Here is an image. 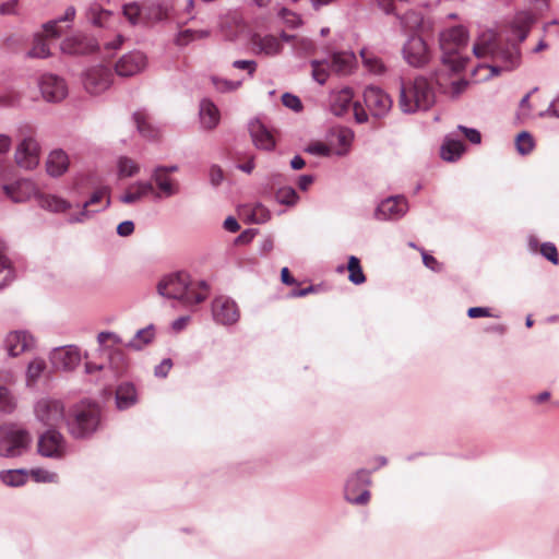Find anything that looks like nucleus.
<instances>
[{"instance_id": "c756f323", "label": "nucleus", "mask_w": 559, "mask_h": 559, "mask_svg": "<svg viewBox=\"0 0 559 559\" xmlns=\"http://www.w3.org/2000/svg\"><path fill=\"white\" fill-rule=\"evenodd\" d=\"M251 41L254 50L267 56L278 53L282 48L280 40L273 35H265L263 37L254 35Z\"/></svg>"}, {"instance_id": "58836bf2", "label": "nucleus", "mask_w": 559, "mask_h": 559, "mask_svg": "<svg viewBox=\"0 0 559 559\" xmlns=\"http://www.w3.org/2000/svg\"><path fill=\"white\" fill-rule=\"evenodd\" d=\"M100 204L99 209H105L109 205L108 190L106 188H102L96 190L88 201L84 203V211L81 213V216H85L88 209Z\"/></svg>"}, {"instance_id": "f03ea898", "label": "nucleus", "mask_w": 559, "mask_h": 559, "mask_svg": "<svg viewBox=\"0 0 559 559\" xmlns=\"http://www.w3.org/2000/svg\"><path fill=\"white\" fill-rule=\"evenodd\" d=\"M157 289L162 296L178 299L186 306L200 304L209 295V286L205 282H193L183 272L165 276L158 283Z\"/></svg>"}, {"instance_id": "a19ab883", "label": "nucleus", "mask_w": 559, "mask_h": 559, "mask_svg": "<svg viewBox=\"0 0 559 559\" xmlns=\"http://www.w3.org/2000/svg\"><path fill=\"white\" fill-rule=\"evenodd\" d=\"M207 36H209L207 31L187 28V29H182L178 33V35L176 37V43L179 46H187L191 41H194L198 39H203Z\"/></svg>"}, {"instance_id": "052dcab7", "label": "nucleus", "mask_w": 559, "mask_h": 559, "mask_svg": "<svg viewBox=\"0 0 559 559\" xmlns=\"http://www.w3.org/2000/svg\"><path fill=\"white\" fill-rule=\"evenodd\" d=\"M321 66L322 63L318 60L311 61L312 76L319 84L323 85L326 82L328 73Z\"/></svg>"}, {"instance_id": "37998d69", "label": "nucleus", "mask_w": 559, "mask_h": 559, "mask_svg": "<svg viewBox=\"0 0 559 559\" xmlns=\"http://www.w3.org/2000/svg\"><path fill=\"white\" fill-rule=\"evenodd\" d=\"M16 408V400L5 386H0V412L11 414Z\"/></svg>"}, {"instance_id": "4c0bfd02", "label": "nucleus", "mask_w": 559, "mask_h": 559, "mask_svg": "<svg viewBox=\"0 0 559 559\" xmlns=\"http://www.w3.org/2000/svg\"><path fill=\"white\" fill-rule=\"evenodd\" d=\"M360 56L365 68L370 73L380 75L385 72V66L379 57L368 52L366 49L360 51Z\"/></svg>"}, {"instance_id": "bf43d9fd", "label": "nucleus", "mask_w": 559, "mask_h": 559, "mask_svg": "<svg viewBox=\"0 0 559 559\" xmlns=\"http://www.w3.org/2000/svg\"><path fill=\"white\" fill-rule=\"evenodd\" d=\"M540 253L552 264H558V252L556 246L552 242H544L540 247Z\"/></svg>"}, {"instance_id": "680f3d73", "label": "nucleus", "mask_w": 559, "mask_h": 559, "mask_svg": "<svg viewBox=\"0 0 559 559\" xmlns=\"http://www.w3.org/2000/svg\"><path fill=\"white\" fill-rule=\"evenodd\" d=\"M460 131H462L465 138L473 144H479L481 142V134L477 129L468 128L460 124L457 127Z\"/></svg>"}, {"instance_id": "6e6552de", "label": "nucleus", "mask_w": 559, "mask_h": 559, "mask_svg": "<svg viewBox=\"0 0 559 559\" xmlns=\"http://www.w3.org/2000/svg\"><path fill=\"white\" fill-rule=\"evenodd\" d=\"M370 474V471L360 468L347 477L344 485V498L347 502L357 506H365L369 502Z\"/></svg>"}, {"instance_id": "8fccbe9b", "label": "nucleus", "mask_w": 559, "mask_h": 559, "mask_svg": "<svg viewBox=\"0 0 559 559\" xmlns=\"http://www.w3.org/2000/svg\"><path fill=\"white\" fill-rule=\"evenodd\" d=\"M275 197L277 202L286 205H294L298 200V194L292 187H283L278 189Z\"/></svg>"}, {"instance_id": "473e14b6", "label": "nucleus", "mask_w": 559, "mask_h": 559, "mask_svg": "<svg viewBox=\"0 0 559 559\" xmlns=\"http://www.w3.org/2000/svg\"><path fill=\"white\" fill-rule=\"evenodd\" d=\"M37 202L41 209L51 211L55 213L64 212L68 209H70V206H71L70 203L68 201H66L64 199H61L57 195L45 194V193H40V192L38 194Z\"/></svg>"}, {"instance_id": "393cba45", "label": "nucleus", "mask_w": 559, "mask_h": 559, "mask_svg": "<svg viewBox=\"0 0 559 559\" xmlns=\"http://www.w3.org/2000/svg\"><path fill=\"white\" fill-rule=\"evenodd\" d=\"M47 173L50 176L59 177L63 175L69 167V157L62 150L52 151L46 163Z\"/></svg>"}, {"instance_id": "774afa93", "label": "nucleus", "mask_w": 559, "mask_h": 559, "mask_svg": "<svg viewBox=\"0 0 559 559\" xmlns=\"http://www.w3.org/2000/svg\"><path fill=\"white\" fill-rule=\"evenodd\" d=\"M540 117L559 118V97L554 99L545 111L539 114Z\"/></svg>"}, {"instance_id": "13d9d810", "label": "nucleus", "mask_w": 559, "mask_h": 559, "mask_svg": "<svg viewBox=\"0 0 559 559\" xmlns=\"http://www.w3.org/2000/svg\"><path fill=\"white\" fill-rule=\"evenodd\" d=\"M282 103L285 107L298 112L302 109L301 100L298 96L290 94V93H284L282 95Z\"/></svg>"}, {"instance_id": "6e6d98bb", "label": "nucleus", "mask_w": 559, "mask_h": 559, "mask_svg": "<svg viewBox=\"0 0 559 559\" xmlns=\"http://www.w3.org/2000/svg\"><path fill=\"white\" fill-rule=\"evenodd\" d=\"M46 364L43 359L33 360L27 368V380L28 383L35 382L41 372L45 370Z\"/></svg>"}, {"instance_id": "69168bd1", "label": "nucleus", "mask_w": 559, "mask_h": 559, "mask_svg": "<svg viewBox=\"0 0 559 559\" xmlns=\"http://www.w3.org/2000/svg\"><path fill=\"white\" fill-rule=\"evenodd\" d=\"M421 257H423V263L426 267L435 271L440 272L442 270V264L437 261V259L426 251L421 250Z\"/></svg>"}, {"instance_id": "cd10ccee", "label": "nucleus", "mask_w": 559, "mask_h": 559, "mask_svg": "<svg viewBox=\"0 0 559 559\" xmlns=\"http://www.w3.org/2000/svg\"><path fill=\"white\" fill-rule=\"evenodd\" d=\"M356 58L352 52H335L329 59V67L332 71L345 75L352 71Z\"/></svg>"}, {"instance_id": "603ef678", "label": "nucleus", "mask_w": 559, "mask_h": 559, "mask_svg": "<svg viewBox=\"0 0 559 559\" xmlns=\"http://www.w3.org/2000/svg\"><path fill=\"white\" fill-rule=\"evenodd\" d=\"M123 15L131 24H136L141 19H143V7L135 2L128 3L123 7Z\"/></svg>"}, {"instance_id": "09e8293b", "label": "nucleus", "mask_w": 559, "mask_h": 559, "mask_svg": "<svg viewBox=\"0 0 559 559\" xmlns=\"http://www.w3.org/2000/svg\"><path fill=\"white\" fill-rule=\"evenodd\" d=\"M155 336V331L153 326H147L145 329L140 330L134 340L131 342V346L136 349H140L142 346L148 344Z\"/></svg>"}, {"instance_id": "c9c22d12", "label": "nucleus", "mask_w": 559, "mask_h": 559, "mask_svg": "<svg viewBox=\"0 0 559 559\" xmlns=\"http://www.w3.org/2000/svg\"><path fill=\"white\" fill-rule=\"evenodd\" d=\"M117 406L119 409L130 407L135 402V388L131 383L120 384L116 391Z\"/></svg>"}, {"instance_id": "4468645a", "label": "nucleus", "mask_w": 559, "mask_h": 559, "mask_svg": "<svg viewBox=\"0 0 559 559\" xmlns=\"http://www.w3.org/2000/svg\"><path fill=\"white\" fill-rule=\"evenodd\" d=\"M38 452L47 457H62L66 453L63 436L55 428L47 430L38 439Z\"/></svg>"}, {"instance_id": "a18cd8bd", "label": "nucleus", "mask_w": 559, "mask_h": 559, "mask_svg": "<svg viewBox=\"0 0 559 559\" xmlns=\"http://www.w3.org/2000/svg\"><path fill=\"white\" fill-rule=\"evenodd\" d=\"M119 177H132L136 175L140 167L135 160L129 157H121L118 163Z\"/></svg>"}, {"instance_id": "de8ad7c7", "label": "nucleus", "mask_w": 559, "mask_h": 559, "mask_svg": "<svg viewBox=\"0 0 559 559\" xmlns=\"http://www.w3.org/2000/svg\"><path fill=\"white\" fill-rule=\"evenodd\" d=\"M516 150L521 155H526L532 152L534 147V140L532 135L523 131L520 134H518L515 140Z\"/></svg>"}, {"instance_id": "72a5a7b5", "label": "nucleus", "mask_w": 559, "mask_h": 559, "mask_svg": "<svg viewBox=\"0 0 559 559\" xmlns=\"http://www.w3.org/2000/svg\"><path fill=\"white\" fill-rule=\"evenodd\" d=\"M168 17V7L158 2L151 1L143 5V19L147 22H158Z\"/></svg>"}, {"instance_id": "a211bd4d", "label": "nucleus", "mask_w": 559, "mask_h": 559, "mask_svg": "<svg viewBox=\"0 0 559 559\" xmlns=\"http://www.w3.org/2000/svg\"><path fill=\"white\" fill-rule=\"evenodd\" d=\"M212 313L214 320L224 325L237 322L240 317L235 301L225 296H219L213 300Z\"/></svg>"}, {"instance_id": "0e129e2a", "label": "nucleus", "mask_w": 559, "mask_h": 559, "mask_svg": "<svg viewBox=\"0 0 559 559\" xmlns=\"http://www.w3.org/2000/svg\"><path fill=\"white\" fill-rule=\"evenodd\" d=\"M309 154L320 155V156H329L331 153L330 147L321 142L312 143L308 145L305 150Z\"/></svg>"}, {"instance_id": "7ed1b4c3", "label": "nucleus", "mask_w": 559, "mask_h": 559, "mask_svg": "<svg viewBox=\"0 0 559 559\" xmlns=\"http://www.w3.org/2000/svg\"><path fill=\"white\" fill-rule=\"evenodd\" d=\"M436 103V93L430 81L418 75L413 82L401 83L399 107L404 114L427 111Z\"/></svg>"}, {"instance_id": "2f4dec72", "label": "nucleus", "mask_w": 559, "mask_h": 559, "mask_svg": "<svg viewBox=\"0 0 559 559\" xmlns=\"http://www.w3.org/2000/svg\"><path fill=\"white\" fill-rule=\"evenodd\" d=\"M86 19L96 27H107L112 19V13L98 3H92L86 10Z\"/></svg>"}, {"instance_id": "3c124183", "label": "nucleus", "mask_w": 559, "mask_h": 559, "mask_svg": "<svg viewBox=\"0 0 559 559\" xmlns=\"http://www.w3.org/2000/svg\"><path fill=\"white\" fill-rule=\"evenodd\" d=\"M21 100V95L12 90H0V106L1 107H14Z\"/></svg>"}, {"instance_id": "20e7f679", "label": "nucleus", "mask_w": 559, "mask_h": 559, "mask_svg": "<svg viewBox=\"0 0 559 559\" xmlns=\"http://www.w3.org/2000/svg\"><path fill=\"white\" fill-rule=\"evenodd\" d=\"M468 34L464 26H453L440 33L441 60L453 72L465 69L467 59L461 57V49L467 45Z\"/></svg>"}, {"instance_id": "ddd939ff", "label": "nucleus", "mask_w": 559, "mask_h": 559, "mask_svg": "<svg viewBox=\"0 0 559 559\" xmlns=\"http://www.w3.org/2000/svg\"><path fill=\"white\" fill-rule=\"evenodd\" d=\"M407 211L408 202L405 197H389L378 204L374 218L378 221H396L402 218Z\"/></svg>"}, {"instance_id": "6ab92c4d", "label": "nucleus", "mask_w": 559, "mask_h": 559, "mask_svg": "<svg viewBox=\"0 0 559 559\" xmlns=\"http://www.w3.org/2000/svg\"><path fill=\"white\" fill-rule=\"evenodd\" d=\"M250 135L257 148L263 151H273L276 146L274 131L266 127L262 121L254 120L249 124Z\"/></svg>"}, {"instance_id": "5701e85b", "label": "nucleus", "mask_w": 559, "mask_h": 559, "mask_svg": "<svg viewBox=\"0 0 559 559\" xmlns=\"http://www.w3.org/2000/svg\"><path fill=\"white\" fill-rule=\"evenodd\" d=\"M144 67V55L135 51L122 56L116 63L115 70L119 76H131L139 73Z\"/></svg>"}, {"instance_id": "864d4df0", "label": "nucleus", "mask_w": 559, "mask_h": 559, "mask_svg": "<svg viewBox=\"0 0 559 559\" xmlns=\"http://www.w3.org/2000/svg\"><path fill=\"white\" fill-rule=\"evenodd\" d=\"M4 251H5V247H4L3 242L0 241V273L5 272L4 283H0V289H2L7 285V282H10L13 280V273L10 267V262L7 259Z\"/></svg>"}, {"instance_id": "ea45409f", "label": "nucleus", "mask_w": 559, "mask_h": 559, "mask_svg": "<svg viewBox=\"0 0 559 559\" xmlns=\"http://www.w3.org/2000/svg\"><path fill=\"white\" fill-rule=\"evenodd\" d=\"M347 270L349 272L348 280L355 284L360 285L365 283L366 276L360 266V261L357 257L350 255L348 258Z\"/></svg>"}, {"instance_id": "f704fd0d", "label": "nucleus", "mask_w": 559, "mask_h": 559, "mask_svg": "<svg viewBox=\"0 0 559 559\" xmlns=\"http://www.w3.org/2000/svg\"><path fill=\"white\" fill-rule=\"evenodd\" d=\"M245 29V25L241 22V19L236 14L227 15L222 23V32L224 36L234 40L238 34H241Z\"/></svg>"}, {"instance_id": "e433bc0d", "label": "nucleus", "mask_w": 559, "mask_h": 559, "mask_svg": "<svg viewBox=\"0 0 559 559\" xmlns=\"http://www.w3.org/2000/svg\"><path fill=\"white\" fill-rule=\"evenodd\" d=\"M134 121L136 123V128L139 132L150 140L157 139L159 136V131L151 124L148 121V117L144 111H136L133 115Z\"/></svg>"}, {"instance_id": "49530a36", "label": "nucleus", "mask_w": 559, "mask_h": 559, "mask_svg": "<svg viewBox=\"0 0 559 559\" xmlns=\"http://www.w3.org/2000/svg\"><path fill=\"white\" fill-rule=\"evenodd\" d=\"M270 218L269 210L262 204H255L250 213L247 212V223L261 224Z\"/></svg>"}, {"instance_id": "338daca9", "label": "nucleus", "mask_w": 559, "mask_h": 559, "mask_svg": "<svg viewBox=\"0 0 559 559\" xmlns=\"http://www.w3.org/2000/svg\"><path fill=\"white\" fill-rule=\"evenodd\" d=\"M468 82L466 80H459L452 82L450 87V94L452 98L459 97L467 87Z\"/></svg>"}, {"instance_id": "f3484780", "label": "nucleus", "mask_w": 559, "mask_h": 559, "mask_svg": "<svg viewBox=\"0 0 559 559\" xmlns=\"http://www.w3.org/2000/svg\"><path fill=\"white\" fill-rule=\"evenodd\" d=\"M2 191L12 202L21 203L28 201L32 197L38 198L39 190L35 182L29 179H19L12 183L2 186Z\"/></svg>"}, {"instance_id": "aec40b11", "label": "nucleus", "mask_w": 559, "mask_h": 559, "mask_svg": "<svg viewBox=\"0 0 559 559\" xmlns=\"http://www.w3.org/2000/svg\"><path fill=\"white\" fill-rule=\"evenodd\" d=\"M39 85L43 97L48 102H60L67 95V85L64 81L57 75H43Z\"/></svg>"}, {"instance_id": "4be33fe9", "label": "nucleus", "mask_w": 559, "mask_h": 559, "mask_svg": "<svg viewBox=\"0 0 559 559\" xmlns=\"http://www.w3.org/2000/svg\"><path fill=\"white\" fill-rule=\"evenodd\" d=\"M152 179L157 187V191L154 192L156 198H169L179 192V183L169 177L166 166L155 167Z\"/></svg>"}, {"instance_id": "e2e57ef3", "label": "nucleus", "mask_w": 559, "mask_h": 559, "mask_svg": "<svg viewBox=\"0 0 559 559\" xmlns=\"http://www.w3.org/2000/svg\"><path fill=\"white\" fill-rule=\"evenodd\" d=\"M19 1L20 0H8L0 4V15H16L19 11Z\"/></svg>"}, {"instance_id": "39448f33", "label": "nucleus", "mask_w": 559, "mask_h": 559, "mask_svg": "<svg viewBox=\"0 0 559 559\" xmlns=\"http://www.w3.org/2000/svg\"><path fill=\"white\" fill-rule=\"evenodd\" d=\"M75 15L76 9L73 5H69L60 17L45 23L43 25V33L35 37L33 47L28 51V56L33 58L49 57L51 53L47 40L57 39L70 29Z\"/></svg>"}, {"instance_id": "412c9836", "label": "nucleus", "mask_w": 559, "mask_h": 559, "mask_svg": "<svg viewBox=\"0 0 559 559\" xmlns=\"http://www.w3.org/2000/svg\"><path fill=\"white\" fill-rule=\"evenodd\" d=\"M97 43L85 35H74L67 37L60 44L62 52L68 55H87L97 49Z\"/></svg>"}, {"instance_id": "c03bdc74", "label": "nucleus", "mask_w": 559, "mask_h": 559, "mask_svg": "<svg viewBox=\"0 0 559 559\" xmlns=\"http://www.w3.org/2000/svg\"><path fill=\"white\" fill-rule=\"evenodd\" d=\"M1 480L13 487L22 486L26 483L27 476L22 471H7L1 473Z\"/></svg>"}, {"instance_id": "0eeeda50", "label": "nucleus", "mask_w": 559, "mask_h": 559, "mask_svg": "<svg viewBox=\"0 0 559 559\" xmlns=\"http://www.w3.org/2000/svg\"><path fill=\"white\" fill-rule=\"evenodd\" d=\"M32 441L27 430L14 425L0 427V455L19 456L24 453Z\"/></svg>"}, {"instance_id": "4d7b16f0", "label": "nucleus", "mask_w": 559, "mask_h": 559, "mask_svg": "<svg viewBox=\"0 0 559 559\" xmlns=\"http://www.w3.org/2000/svg\"><path fill=\"white\" fill-rule=\"evenodd\" d=\"M31 475L33 479L38 483H53L58 478L57 474L50 473L49 471L43 468L33 469Z\"/></svg>"}, {"instance_id": "2eb2a0df", "label": "nucleus", "mask_w": 559, "mask_h": 559, "mask_svg": "<svg viewBox=\"0 0 559 559\" xmlns=\"http://www.w3.org/2000/svg\"><path fill=\"white\" fill-rule=\"evenodd\" d=\"M39 145L32 136H24L15 152L16 164L25 169H33L39 163Z\"/></svg>"}, {"instance_id": "79ce46f5", "label": "nucleus", "mask_w": 559, "mask_h": 559, "mask_svg": "<svg viewBox=\"0 0 559 559\" xmlns=\"http://www.w3.org/2000/svg\"><path fill=\"white\" fill-rule=\"evenodd\" d=\"M401 25L404 31L413 32L418 29L423 24V16L416 11H407L405 14L400 16Z\"/></svg>"}, {"instance_id": "a878e982", "label": "nucleus", "mask_w": 559, "mask_h": 559, "mask_svg": "<svg viewBox=\"0 0 559 559\" xmlns=\"http://www.w3.org/2000/svg\"><path fill=\"white\" fill-rule=\"evenodd\" d=\"M51 360L57 367L71 369L80 361V354L76 348H58L52 352Z\"/></svg>"}, {"instance_id": "7c9ffc66", "label": "nucleus", "mask_w": 559, "mask_h": 559, "mask_svg": "<svg viewBox=\"0 0 559 559\" xmlns=\"http://www.w3.org/2000/svg\"><path fill=\"white\" fill-rule=\"evenodd\" d=\"M154 192L155 189L151 182L140 181L130 186L120 200L123 203L131 204Z\"/></svg>"}, {"instance_id": "9b49d317", "label": "nucleus", "mask_w": 559, "mask_h": 559, "mask_svg": "<svg viewBox=\"0 0 559 559\" xmlns=\"http://www.w3.org/2000/svg\"><path fill=\"white\" fill-rule=\"evenodd\" d=\"M402 55L406 63L414 68H423L431 59V52L426 41L417 35L408 37L402 48Z\"/></svg>"}, {"instance_id": "9d476101", "label": "nucleus", "mask_w": 559, "mask_h": 559, "mask_svg": "<svg viewBox=\"0 0 559 559\" xmlns=\"http://www.w3.org/2000/svg\"><path fill=\"white\" fill-rule=\"evenodd\" d=\"M34 413L43 425L50 428H57L66 421L64 405L58 400H39L35 405Z\"/></svg>"}, {"instance_id": "b1692460", "label": "nucleus", "mask_w": 559, "mask_h": 559, "mask_svg": "<svg viewBox=\"0 0 559 559\" xmlns=\"http://www.w3.org/2000/svg\"><path fill=\"white\" fill-rule=\"evenodd\" d=\"M4 344L9 355L16 357L29 350L34 345V340L24 331H13L7 335Z\"/></svg>"}, {"instance_id": "f257e3e1", "label": "nucleus", "mask_w": 559, "mask_h": 559, "mask_svg": "<svg viewBox=\"0 0 559 559\" xmlns=\"http://www.w3.org/2000/svg\"><path fill=\"white\" fill-rule=\"evenodd\" d=\"M533 23L532 13L527 11L516 13L510 23L511 37L506 44L495 41L492 34L483 35L473 46L474 55L478 58L490 56L496 62H499V64L490 67L496 74L501 71L514 70L521 63V51L513 39L516 38L519 43L524 41Z\"/></svg>"}, {"instance_id": "bb28decb", "label": "nucleus", "mask_w": 559, "mask_h": 559, "mask_svg": "<svg viewBox=\"0 0 559 559\" xmlns=\"http://www.w3.org/2000/svg\"><path fill=\"white\" fill-rule=\"evenodd\" d=\"M200 121L204 129L212 130L219 122V110L209 99H203L200 104Z\"/></svg>"}, {"instance_id": "dca6fc26", "label": "nucleus", "mask_w": 559, "mask_h": 559, "mask_svg": "<svg viewBox=\"0 0 559 559\" xmlns=\"http://www.w3.org/2000/svg\"><path fill=\"white\" fill-rule=\"evenodd\" d=\"M112 82V74L107 67L96 66L88 69L84 76V87L91 94L106 91Z\"/></svg>"}, {"instance_id": "f8f14e48", "label": "nucleus", "mask_w": 559, "mask_h": 559, "mask_svg": "<svg viewBox=\"0 0 559 559\" xmlns=\"http://www.w3.org/2000/svg\"><path fill=\"white\" fill-rule=\"evenodd\" d=\"M364 103L374 118L385 117L392 108L390 95L379 86H367L364 91Z\"/></svg>"}, {"instance_id": "1a4fd4ad", "label": "nucleus", "mask_w": 559, "mask_h": 559, "mask_svg": "<svg viewBox=\"0 0 559 559\" xmlns=\"http://www.w3.org/2000/svg\"><path fill=\"white\" fill-rule=\"evenodd\" d=\"M354 92L350 87H343L330 94V109L335 116L345 115L352 107L355 119L359 123L368 121V114L358 102L353 103Z\"/></svg>"}, {"instance_id": "423d86ee", "label": "nucleus", "mask_w": 559, "mask_h": 559, "mask_svg": "<svg viewBox=\"0 0 559 559\" xmlns=\"http://www.w3.org/2000/svg\"><path fill=\"white\" fill-rule=\"evenodd\" d=\"M99 423V406L95 403L82 402L73 406L67 426L74 438H85L96 431Z\"/></svg>"}, {"instance_id": "5fc2aeb1", "label": "nucleus", "mask_w": 559, "mask_h": 559, "mask_svg": "<svg viewBox=\"0 0 559 559\" xmlns=\"http://www.w3.org/2000/svg\"><path fill=\"white\" fill-rule=\"evenodd\" d=\"M212 82H213L214 86L216 87V90H218L221 92L235 91V90L239 88L242 84L241 79L235 80V81H229L227 79H219L217 76H213Z\"/></svg>"}, {"instance_id": "c85d7f7f", "label": "nucleus", "mask_w": 559, "mask_h": 559, "mask_svg": "<svg viewBox=\"0 0 559 559\" xmlns=\"http://www.w3.org/2000/svg\"><path fill=\"white\" fill-rule=\"evenodd\" d=\"M465 151V145L462 141L453 139L451 135L445 136L443 144L440 148L441 157L447 162L457 160Z\"/></svg>"}]
</instances>
